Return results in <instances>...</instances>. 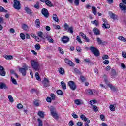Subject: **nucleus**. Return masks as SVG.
<instances>
[{
  "instance_id": "nucleus-54",
  "label": "nucleus",
  "mask_w": 126,
  "mask_h": 126,
  "mask_svg": "<svg viewBox=\"0 0 126 126\" xmlns=\"http://www.w3.org/2000/svg\"><path fill=\"white\" fill-rule=\"evenodd\" d=\"M74 71H75L76 73L79 75H81L82 74V73L80 72V71H79V70L77 69V68H74Z\"/></svg>"
},
{
  "instance_id": "nucleus-7",
  "label": "nucleus",
  "mask_w": 126,
  "mask_h": 126,
  "mask_svg": "<svg viewBox=\"0 0 126 126\" xmlns=\"http://www.w3.org/2000/svg\"><path fill=\"white\" fill-rule=\"evenodd\" d=\"M41 13L44 15V17H46V18H48L49 17V11L46 8H43L41 10Z\"/></svg>"
},
{
  "instance_id": "nucleus-17",
  "label": "nucleus",
  "mask_w": 126,
  "mask_h": 126,
  "mask_svg": "<svg viewBox=\"0 0 126 126\" xmlns=\"http://www.w3.org/2000/svg\"><path fill=\"white\" fill-rule=\"evenodd\" d=\"M108 87H110V88L112 90V91H117V89L116 88V87L115 86H113V85L108 84Z\"/></svg>"
},
{
  "instance_id": "nucleus-38",
  "label": "nucleus",
  "mask_w": 126,
  "mask_h": 126,
  "mask_svg": "<svg viewBox=\"0 0 126 126\" xmlns=\"http://www.w3.org/2000/svg\"><path fill=\"white\" fill-rule=\"evenodd\" d=\"M76 40L80 44H82V41H81V38L79 36H77Z\"/></svg>"
},
{
  "instance_id": "nucleus-20",
  "label": "nucleus",
  "mask_w": 126,
  "mask_h": 126,
  "mask_svg": "<svg viewBox=\"0 0 126 126\" xmlns=\"http://www.w3.org/2000/svg\"><path fill=\"white\" fill-rule=\"evenodd\" d=\"M4 58L6 59V60H13V56L10 55H6L4 56Z\"/></svg>"
},
{
  "instance_id": "nucleus-36",
  "label": "nucleus",
  "mask_w": 126,
  "mask_h": 126,
  "mask_svg": "<svg viewBox=\"0 0 126 126\" xmlns=\"http://www.w3.org/2000/svg\"><path fill=\"white\" fill-rule=\"evenodd\" d=\"M37 35L38 37L41 38V39H43V32L42 31H40L38 32Z\"/></svg>"
},
{
  "instance_id": "nucleus-15",
  "label": "nucleus",
  "mask_w": 126,
  "mask_h": 126,
  "mask_svg": "<svg viewBox=\"0 0 126 126\" xmlns=\"http://www.w3.org/2000/svg\"><path fill=\"white\" fill-rule=\"evenodd\" d=\"M46 39L49 43H51V44L54 43V39L52 38V36L51 35H47Z\"/></svg>"
},
{
  "instance_id": "nucleus-4",
  "label": "nucleus",
  "mask_w": 126,
  "mask_h": 126,
  "mask_svg": "<svg viewBox=\"0 0 126 126\" xmlns=\"http://www.w3.org/2000/svg\"><path fill=\"white\" fill-rule=\"evenodd\" d=\"M102 20L104 22V23L102 25V28H104V29H109V28L111 27V26H110V24H109L108 23L107 19H106L105 18H103Z\"/></svg>"
},
{
  "instance_id": "nucleus-28",
  "label": "nucleus",
  "mask_w": 126,
  "mask_h": 126,
  "mask_svg": "<svg viewBox=\"0 0 126 126\" xmlns=\"http://www.w3.org/2000/svg\"><path fill=\"white\" fill-rule=\"evenodd\" d=\"M111 74L112 78H113V76H116V75H117V72H116V70L112 69L111 71Z\"/></svg>"
},
{
  "instance_id": "nucleus-16",
  "label": "nucleus",
  "mask_w": 126,
  "mask_h": 126,
  "mask_svg": "<svg viewBox=\"0 0 126 126\" xmlns=\"http://www.w3.org/2000/svg\"><path fill=\"white\" fill-rule=\"evenodd\" d=\"M45 3L46 5H47V6H49V7H52L54 6V5L53 4V3H52V2L50 0H45Z\"/></svg>"
},
{
  "instance_id": "nucleus-50",
  "label": "nucleus",
  "mask_w": 126,
  "mask_h": 126,
  "mask_svg": "<svg viewBox=\"0 0 126 126\" xmlns=\"http://www.w3.org/2000/svg\"><path fill=\"white\" fill-rule=\"evenodd\" d=\"M75 103H76V105H81V102H80V101L79 99H76L75 100Z\"/></svg>"
},
{
  "instance_id": "nucleus-45",
  "label": "nucleus",
  "mask_w": 126,
  "mask_h": 126,
  "mask_svg": "<svg viewBox=\"0 0 126 126\" xmlns=\"http://www.w3.org/2000/svg\"><path fill=\"white\" fill-rule=\"evenodd\" d=\"M86 92L87 94H88L89 95H92V94H93V91L91 90H87Z\"/></svg>"
},
{
  "instance_id": "nucleus-41",
  "label": "nucleus",
  "mask_w": 126,
  "mask_h": 126,
  "mask_svg": "<svg viewBox=\"0 0 126 126\" xmlns=\"http://www.w3.org/2000/svg\"><path fill=\"white\" fill-rule=\"evenodd\" d=\"M80 119L83 121H85V120L87 119V118L85 117V115H84V114H82L80 115Z\"/></svg>"
},
{
  "instance_id": "nucleus-57",
  "label": "nucleus",
  "mask_w": 126,
  "mask_h": 126,
  "mask_svg": "<svg viewBox=\"0 0 126 126\" xmlns=\"http://www.w3.org/2000/svg\"><path fill=\"white\" fill-rule=\"evenodd\" d=\"M76 50L77 51V52L78 53H80V52H81V51H82L81 47H79V46H77L76 47Z\"/></svg>"
},
{
  "instance_id": "nucleus-43",
  "label": "nucleus",
  "mask_w": 126,
  "mask_h": 126,
  "mask_svg": "<svg viewBox=\"0 0 126 126\" xmlns=\"http://www.w3.org/2000/svg\"><path fill=\"white\" fill-rule=\"evenodd\" d=\"M17 109L21 110V109H22V108H23V105H22V104H21V103H19L17 105Z\"/></svg>"
},
{
  "instance_id": "nucleus-8",
  "label": "nucleus",
  "mask_w": 126,
  "mask_h": 126,
  "mask_svg": "<svg viewBox=\"0 0 126 126\" xmlns=\"http://www.w3.org/2000/svg\"><path fill=\"white\" fill-rule=\"evenodd\" d=\"M42 83L45 87H49V86H50V81H49V80L46 78H44Z\"/></svg>"
},
{
  "instance_id": "nucleus-21",
  "label": "nucleus",
  "mask_w": 126,
  "mask_h": 126,
  "mask_svg": "<svg viewBox=\"0 0 126 126\" xmlns=\"http://www.w3.org/2000/svg\"><path fill=\"white\" fill-rule=\"evenodd\" d=\"M51 115L53 117V118H54V119H56V120H58V119H59V116L58 115V114L56 111H55L54 112H52V113H51Z\"/></svg>"
},
{
  "instance_id": "nucleus-22",
  "label": "nucleus",
  "mask_w": 126,
  "mask_h": 126,
  "mask_svg": "<svg viewBox=\"0 0 126 126\" xmlns=\"http://www.w3.org/2000/svg\"><path fill=\"white\" fill-rule=\"evenodd\" d=\"M40 118H43L45 117V113L43 111H39L37 113Z\"/></svg>"
},
{
  "instance_id": "nucleus-40",
  "label": "nucleus",
  "mask_w": 126,
  "mask_h": 126,
  "mask_svg": "<svg viewBox=\"0 0 126 126\" xmlns=\"http://www.w3.org/2000/svg\"><path fill=\"white\" fill-rule=\"evenodd\" d=\"M109 109L110 110V111H115V110H116V108H115V106H114V105H110L109 106Z\"/></svg>"
},
{
  "instance_id": "nucleus-53",
  "label": "nucleus",
  "mask_w": 126,
  "mask_h": 126,
  "mask_svg": "<svg viewBox=\"0 0 126 126\" xmlns=\"http://www.w3.org/2000/svg\"><path fill=\"white\" fill-rule=\"evenodd\" d=\"M20 36L22 40H25V35L24 33H21Z\"/></svg>"
},
{
  "instance_id": "nucleus-10",
  "label": "nucleus",
  "mask_w": 126,
  "mask_h": 126,
  "mask_svg": "<svg viewBox=\"0 0 126 126\" xmlns=\"http://www.w3.org/2000/svg\"><path fill=\"white\" fill-rule=\"evenodd\" d=\"M93 32L94 33V35H95V36H99L100 35V30L97 28H94L93 29Z\"/></svg>"
},
{
  "instance_id": "nucleus-31",
  "label": "nucleus",
  "mask_w": 126,
  "mask_h": 126,
  "mask_svg": "<svg viewBox=\"0 0 126 126\" xmlns=\"http://www.w3.org/2000/svg\"><path fill=\"white\" fill-rule=\"evenodd\" d=\"M110 17L112 18V19H117V15L113 13H112L111 14H110Z\"/></svg>"
},
{
  "instance_id": "nucleus-37",
  "label": "nucleus",
  "mask_w": 126,
  "mask_h": 126,
  "mask_svg": "<svg viewBox=\"0 0 126 126\" xmlns=\"http://www.w3.org/2000/svg\"><path fill=\"white\" fill-rule=\"evenodd\" d=\"M118 40H120L122 42H126V38L123 36H119L118 38Z\"/></svg>"
},
{
  "instance_id": "nucleus-34",
  "label": "nucleus",
  "mask_w": 126,
  "mask_h": 126,
  "mask_svg": "<svg viewBox=\"0 0 126 126\" xmlns=\"http://www.w3.org/2000/svg\"><path fill=\"white\" fill-rule=\"evenodd\" d=\"M11 82H12V83H13V84H15V85H17V81H16V80L13 78H12V77H11Z\"/></svg>"
},
{
  "instance_id": "nucleus-25",
  "label": "nucleus",
  "mask_w": 126,
  "mask_h": 126,
  "mask_svg": "<svg viewBox=\"0 0 126 126\" xmlns=\"http://www.w3.org/2000/svg\"><path fill=\"white\" fill-rule=\"evenodd\" d=\"M59 72L62 75L64 74V69L63 68H60L59 70Z\"/></svg>"
},
{
  "instance_id": "nucleus-2",
  "label": "nucleus",
  "mask_w": 126,
  "mask_h": 126,
  "mask_svg": "<svg viewBox=\"0 0 126 126\" xmlns=\"http://www.w3.org/2000/svg\"><path fill=\"white\" fill-rule=\"evenodd\" d=\"M90 50L91 53H92V54L94 56H96V57H99V56H100V51H99L98 48L95 47L91 46L90 47Z\"/></svg>"
},
{
  "instance_id": "nucleus-6",
  "label": "nucleus",
  "mask_w": 126,
  "mask_h": 126,
  "mask_svg": "<svg viewBox=\"0 0 126 126\" xmlns=\"http://www.w3.org/2000/svg\"><path fill=\"white\" fill-rule=\"evenodd\" d=\"M68 84L72 90H75V89H76V85H75V83H74V82L70 81Z\"/></svg>"
},
{
  "instance_id": "nucleus-46",
  "label": "nucleus",
  "mask_w": 126,
  "mask_h": 126,
  "mask_svg": "<svg viewBox=\"0 0 126 126\" xmlns=\"http://www.w3.org/2000/svg\"><path fill=\"white\" fill-rule=\"evenodd\" d=\"M35 48L36 50H40L41 49V45H40L39 44H36L35 45Z\"/></svg>"
},
{
  "instance_id": "nucleus-44",
  "label": "nucleus",
  "mask_w": 126,
  "mask_h": 126,
  "mask_svg": "<svg viewBox=\"0 0 126 126\" xmlns=\"http://www.w3.org/2000/svg\"><path fill=\"white\" fill-rule=\"evenodd\" d=\"M56 93L58 94V95H63V91L61 90H58L57 91Z\"/></svg>"
},
{
  "instance_id": "nucleus-49",
  "label": "nucleus",
  "mask_w": 126,
  "mask_h": 126,
  "mask_svg": "<svg viewBox=\"0 0 126 126\" xmlns=\"http://www.w3.org/2000/svg\"><path fill=\"white\" fill-rule=\"evenodd\" d=\"M92 108L93 110L95 111V112H98V108L96 105H92Z\"/></svg>"
},
{
  "instance_id": "nucleus-19",
  "label": "nucleus",
  "mask_w": 126,
  "mask_h": 126,
  "mask_svg": "<svg viewBox=\"0 0 126 126\" xmlns=\"http://www.w3.org/2000/svg\"><path fill=\"white\" fill-rule=\"evenodd\" d=\"M53 19L55 22H60V20H59V18L58 17V16L56 14H54L53 15Z\"/></svg>"
},
{
  "instance_id": "nucleus-56",
  "label": "nucleus",
  "mask_w": 126,
  "mask_h": 126,
  "mask_svg": "<svg viewBox=\"0 0 126 126\" xmlns=\"http://www.w3.org/2000/svg\"><path fill=\"white\" fill-rule=\"evenodd\" d=\"M109 59V56L107 55H104L102 57V60H107Z\"/></svg>"
},
{
  "instance_id": "nucleus-30",
  "label": "nucleus",
  "mask_w": 126,
  "mask_h": 126,
  "mask_svg": "<svg viewBox=\"0 0 126 126\" xmlns=\"http://www.w3.org/2000/svg\"><path fill=\"white\" fill-rule=\"evenodd\" d=\"M35 77L38 81H41V77H40V75H39V73H35Z\"/></svg>"
},
{
  "instance_id": "nucleus-9",
  "label": "nucleus",
  "mask_w": 126,
  "mask_h": 126,
  "mask_svg": "<svg viewBox=\"0 0 126 126\" xmlns=\"http://www.w3.org/2000/svg\"><path fill=\"white\" fill-rule=\"evenodd\" d=\"M61 41L63 44H66L69 42V38L67 36H63L62 38Z\"/></svg>"
},
{
  "instance_id": "nucleus-62",
  "label": "nucleus",
  "mask_w": 126,
  "mask_h": 126,
  "mask_svg": "<svg viewBox=\"0 0 126 126\" xmlns=\"http://www.w3.org/2000/svg\"><path fill=\"white\" fill-rule=\"evenodd\" d=\"M34 104L36 106V107H38L39 106V102H38V100H36L34 102Z\"/></svg>"
},
{
  "instance_id": "nucleus-60",
  "label": "nucleus",
  "mask_w": 126,
  "mask_h": 126,
  "mask_svg": "<svg viewBox=\"0 0 126 126\" xmlns=\"http://www.w3.org/2000/svg\"><path fill=\"white\" fill-rule=\"evenodd\" d=\"M50 96H51L52 100H55V99H56V95H55V94H52Z\"/></svg>"
},
{
  "instance_id": "nucleus-23",
  "label": "nucleus",
  "mask_w": 126,
  "mask_h": 126,
  "mask_svg": "<svg viewBox=\"0 0 126 126\" xmlns=\"http://www.w3.org/2000/svg\"><path fill=\"white\" fill-rule=\"evenodd\" d=\"M22 28L25 31H28V26H27L25 24H22Z\"/></svg>"
},
{
  "instance_id": "nucleus-27",
  "label": "nucleus",
  "mask_w": 126,
  "mask_h": 126,
  "mask_svg": "<svg viewBox=\"0 0 126 126\" xmlns=\"http://www.w3.org/2000/svg\"><path fill=\"white\" fill-rule=\"evenodd\" d=\"M61 84L62 86L63 89H64V90H65V89H66V85L65 84V83H64L63 81H62L61 82Z\"/></svg>"
},
{
  "instance_id": "nucleus-33",
  "label": "nucleus",
  "mask_w": 126,
  "mask_h": 126,
  "mask_svg": "<svg viewBox=\"0 0 126 126\" xmlns=\"http://www.w3.org/2000/svg\"><path fill=\"white\" fill-rule=\"evenodd\" d=\"M7 10L4 9V7H2V6L0 7V12H4L5 13H6L7 12Z\"/></svg>"
},
{
  "instance_id": "nucleus-48",
  "label": "nucleus",
  "mask_w": 126,
  "mask_h": 126,
  "mask_svg": "<svg viewBox=\"0 0 126 126\" xmlns=\"http://www.w3.org/2000/svg\"><path fill=\"white\" fill-rule=\"evenodd\" d=\"M80 79L82 82H84L85 81V77H84V76H80Z\"/></svg>"
},
{
  "instance_id": "nucleus-58",
  "label": "nucleus",
  "mask_w": 126,
  "mask_h": 126,
  "mask_svg": "<svg viewBox=\"0 0 126 126\" xmlns=\"http://www.w3.org/2000/svg\"><path fill=\"white\" fill-rule=\"evenodd\" d=\"M64 27L65 29V30H67L69 29V27L68 26V25H67V23H65L64 25Z\"/></svg>"
},
{
  "instance_id": "nucleus-5",
  "label": "nucleus",
  "mask_w": 126,
  "mask_h": 126,
  "mask_svg": "<svg viewBox=\"0 0 126 126\" xmlns=\"http://www.w3.org/2000/svg\"><path fill=\"white\" fill-rule=\"evenodd\" d=\"M13 7L14 8H15V9H17L18 10H19V9L21 8V7H20V2L19 1H17V0H14Z\"/></svg>"
},
{
  "instance_id": "nucleus-13",
  "label": "nucleus",
  "mask_w": 126,
  "mask_h": 126,
  "mask_svg": "<svg viewBox=\"0 0 126 126\" xmlns=\"http://www.w3.org/2000/svg\"><path fill=\"white\" fill-rule=\"evenodd\" d=\"M96 41L98 45H105V44H106V42L105 41H104L103 40L101 39V38L99 37L97 38Z\"/></svg>"
},
{
  "instance_id": "nucleus-1",
  "label": "nucleus",
  "mask_w": 126,
  "mask_h": 126,
  "mask_svg": "<svg viewBox=\"0 0 126 126\" xmlns=\"http://www.w3.org/2000/svg\"><path fill=\"white\" fill-rule=\"evenodd\" d=\"M31 65L35 71H39L40 70V64L39 63V62L37 61V60H31Z\"/></svg>"
},
{
  "instance_id": "nucleus-14",
  "label": "nucleus",
  "mask_w": 126,
  "mask_h": 126,
  "mask_svg": "<svg viewBox=\"0 0 126 126\" xmlns=\"http://www.w3.org/2000/svg\"><path fill=\"white\" fill-rule=\"evenodd\" d=\"M0 89H7V86L4 83H0Z\"/></svg>"
},
{
  "instance_id": "nucleus-32",
  "label": "nucleus",
  "mask_w": 126,
  "mask_h": 126,
  "mask_svg": "<svg viewBox=\"0 0 126 126\" xmlns=\"http://www.w3.org/2000/svg\"><path fill=\"white\" fill-rule=\"evenodd\" d=\"M69 33L70 34H73V27H70L69 28V29L67 30Z\"/></svg>"
},
{
  "instance_id": "nucleus-11",
  "label": "nucleus",
  "mask_w": 126,
  "mask_h": 126,
  "mask_svg": "<svg viewBox=\"0 0 126 126\" xmlns=\"http://www.w3.org/2000/svg\"><path fill=\"white\" fill-rule=\"evenodd\" d=\"M5 71H4V68L2 67V66L0 65V75L1 76H5Z\"/></svg>"
},
{
  "instance_id": "nucleus-26",
  "label": "nucleus",
  "mask_w": 126,
  "mask_h": 126,
  "mask_svg": "<svg viewBox=\"0 0 126 126\" xmlns=\"http://www.w3.org/2000/svg\"><path fill=\"white\" fill-rule=\"evenodd\" d=\"M92 9L93 13L94 15H97V9H96L95 7H92Z\"/></svg>"
},
{
  "instance_id": "nucleus-3",
  "label": "nucleus",
  "mask_w": 126,
  "mask_h": 126,
  "mask_svg": "<svg viewBox=\"0 0 126 126\" xmlns=\"http://www.w3.org/2000/svg\"><path fill=\"white\" fill-rule=\"evenodd\" d=\"M126 0H122V3L119 4L120 8L122 11H124V13L126 12Z\"/></svg>"
},
{
  "instance_id": "nucleus-59",
  "label": "nucleus",
  "mask_w": 126,
  "mask_h": 126,
  "mask_svg": "<svg viewBox=\"0 0 126 126\" xmlns=\"http://www.w3.org/2000/svg\"><path fill=\"white\" fill-rule=\"evenodd\" d=\"M46 101L48 102V103H51L52 102V98L50 97H47L46 98Z\"/></svg>"
},
{
  "instance_id": "nucleus-47",
  "label": "nucleus",
  "mask_w": 126,
  "mask_h": 126,
  "mask_svg": "<svg viewBox=\"0 0 126 126\" xmlns=\"http://www.w3.org/2000/svg\"><path fill=\"white\" fill-rule=\"evenodd\" d=\"M74 3L76 6L79 5V0H74Z\"/></svg>"
},
{
  "instance_id": "nucleus-55",
  "label": "nucleus",
  "mask_w": 126,
  "mask_h": 126,
  "mask_svg": "<svg viewBox=\"0 0 126 126\" xmlns=\"http://www.w3.org/2000/svg\"><path fill=\"white\" fill-rule=\"evenodd\" d=\"M80 36H82V38L84 39L86 37V35L84 34V33H83V32H80Z\"/></svg>"
},
{
  "instance_id": "nucleus-64",
  "label": "nucleus",
  "mask_w": 126,
  "mask_h": 126,
  "mask_svg": "<svg viewBox=\"0 0 126 126\" xmlns=\"http://www.w3.org/2000/svg\"><path fill=\"white\" fill-rule=\"evenodd\" d=\"M122 55L123 58H126V52H122Z\"/></svg>"
},
{
  "instance_id": "nucleus-51",
  "label": "nucleus",
  "mask_w": 126,
  "mask_h": 126,
  "mask_svg": "<svg viewBox=\"0 0 126 126\" xmlns=\"http://www.w3.org/2000/svg\"><path fill=\"white\" fill-rule=\"evenodd\" d=\"M55 110H56V109H55V107H54L53 106H51L50 107V111H51V114L52 113H54V112H56Z\"/></svg>"
},
{
  "instance_id": "nucleus-29",
  "label": "nucleus",
  "mask_w": 126,
  "mask_h": 126,
  "mask_svg": "<svg viewBox=\"0 0 126 126\" xmlns=\"http://www.w3.org/2000/svg\"><path fill=\"white\" fill-rule=\"evenodd\" d=\"M91 23L92 24H95V26H98L99 25V22L97 20L94 21H91Z\"/></svg>"
},
{
  "instance_id": "nucleus-12",
  "label": "nucleus",
  "mask_w": 126,
  "mask_h": 126,
  "mask_svg": "<svg viewBox=\"0 0 126 126\" xmlns=\"http://www.w3.org/2000/svg\"><path fill=\"white\" fill-rule=\"evenodd\" d=\"M26 70H27V69L23 68H20L19 69V71L22 73L23 76H25V75H26Z\"/></svg>"
},
{
  "instance_id": "nucleus-52",
  "label": "nucleus",
  "mask_w": 126,
  "mask_h": 126,
  "mask_svg": "<svg viewBox=\"0 0 126 126\" xmlns=\"http://www.w3.org/2000/svg\"><path fill=\"white\" fill-rule=\"evenodd\" d=\"M53 27L55 29H61V26L59 25H54Z\"/></svg>"
},
{
  "instance_id": "nucleus-42",
  "label": "nucleus",
  "mask_w": 126,
  "mask_h": 126,
  "mask_svg": "<svg viewBox=\"0 0 126 126\" xmlns=\"http://www.w3.org/2000/svg\"><path fill=\"white\" fill-rule=\"evenodd\" d=\"M58 51H59V52L60 53V54H62V55H63V54H64V52L63 51V50L60 47H58Z\"/></svg>"
},
{
  "instance_id": "nucleus-39",
  "label": "nucleus",
  "mask_w": 126,
  "mask_h": 126,
  "mask_svg": "<svg viewBox=\"0 0 126 126\" xmlns=\"http://www.w3.org/2000/svg\"><path fill=\"white\" fill-rule=\"evenodd\" d=\"M8 98L9 99V102H10L11 103H13L14 100H13V98L12 97V96L8 95Z\"/></svg>"
},
{
  "instance_id": "nucleus-63",
  "label": "nucleus",
  "mask_w": 126,
  "mask_h": 126,
  "mask_svg": "<svg viewBox=\"0 0 126 126\" xmlns=\"http://www.w3.org/2000/svg\"><path fill=\"white\" fill-rule=\"evenodd\" d=\"M103 63L104 64H108V63H110V62L108 60H106L103 61Z\"/></svg>"
},
{
  "instance_id": "nucleus-24",
  "label": "nucleus",
  "mask_w": 126,
  "mask_h": 126,
  "mask_svg": "<svg viewBox=\"0 0 126 126\" xmlns=\"http://www.w3.org/2000/svg\"><path fill=\"white\" fill-rule=\"evenodd\" d=\"M25 11H26V12H27V13H28V14H31V13H32L31 9L27 7H25Z\"/></svg>"
},
{
  "instance_id": "nucleus-18",
  "label": "nucleus",
  "mask_w": 126,
  "mask_h": 126,
  "mask_svg": "<svg viewBox=\"0 0 126 126\" xmlns=\"http://www.w3.org/2000/svg\"><path fill=\"white\" fill-rule=\"evenodd\" d=\"M35 24L37 28H39V27H41V22H40V20L39 19L35 20Z\"/></svg>"
},
{
  "instance_id": "nucleus-61",
  "label": "nucleus",
  "mask_w": 126,
  "mask_h": 126,
  "mask_svg": "<svg viewBox=\"0 0 126 126\" xmlns=\"http://www.w3.org/2000/svg\"><path fill=\"white\" fill-rule=\"evenodd\" d=\"M67 64H68L70 66H73V65H74V64L73 63H72V62H71V61H69Z\"/></svg>"
},
{
  "instance_id": "nucleus-35",
  "label": "nucleus",
  "mask_w": 126,
  "mask_h": 126,
  "mask_svg": "<svg viewBox=\"0 0 126 126\" xmlns=\"http://www.w3.org/2000/svg\"><path fill=\"white\" fill-rule=\"evenodd\" d=\"M37 121L38 122V126H43V121H42L41 119L38 118Z\"/></svg>"
}]
</instances>
